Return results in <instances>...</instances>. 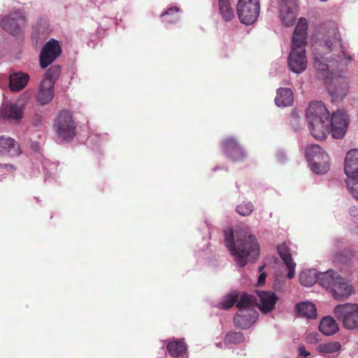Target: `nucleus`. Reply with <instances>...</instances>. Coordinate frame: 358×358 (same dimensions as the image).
Segmentation results:
<instances>
[{
	"label": "nucleus",
	"mask_w": 358,
	"mask_h": 358,
	"mask_svg": "<svg viewBox=\"0 0 358 358\" xmlns=\"http://www.w3.org/2000/svg\"><path fill=\"white\" fill-rule=\"evenodd\" d=\"M166 348L171 358H189L188 345L185 338L167 340Z\"/></svg>",
	"instance_id": "obj_14"
},
{
	"label": "nucleus",
	"mask_w": 358,
	"mask_h": 358,
	"mask_svg": "<svg viewBox=\"0 0 358 358\" xmlns=\"http://www.w3.org/2000/svg\"><path fill=\"white\" fill-rule=\"evenodd\" d=\"M180 8L176 5H171L166 8L160 15L161 22L166 27L175 25L179 22Z\"/></svg>",
	"instance_id": "obj_24"
},
{
	"label": "nucleus",
	"mask_w": 358,
	"mask_h": 358,
	"mask_svg": "<svg viewBox=\"0 0 358 358\" xmlns=\"http://www.w3.org/2000/svg\"><path fill=\"white\" fill-rule=\"evenodd\" d=\"M308 122L310 133L315 139L322 140L327 138L329 134V120L317 119Z\"/></svg>",
	"instance_id": "obj_20"
},
{
	"label": "nucleus",
	"mask_w": 358,
	"mask_h": 358,
	"mask_svg": "<svg viewBox=\"0 0 358 358\" xmlns=\"http://www.w3.org/2000/svg\"><path fill=\"white\" fill-rule=\"evenodd\" d=\"M300 283L305 287H310L316 282H318V275L316 271L307 270L302 271L299 275Z\"/></svg>",
	"instance_id": "obj_32"
},
{
	"label": "nucleus",
	"mask_w": 358,
	"mask_h": 358,
	"mask_svg": "<svg viewBox=\"0 0 358 358\" xmlns=\"http://www.w3.org/2000/svg\"><path fill=\"white\" fill-rule=\"evenodd\" d=\"M313 41V65L317 71H333L338 64L347 65L352 60L344 48L338 28L334 22L317 25Z\"/></svg>",
	"instance_id": "obj_1"
},
{
	"label": "nucleus",
	"mask_w": 358,
	"mask_h": 358,
	"mask_svg": "<svg viewBox=\"0 0 358 358\" xmlns=\"http://www.w3.org/2000/svg\"><path fill=\"white\" fill-rule=\"evenodd\" d=\"M253 210L254 205L250 201L243 202L238 205L236 208V211L241 216H248L253 212Z\"/></svg>",
	"instance_id": "obj_38"
},
{
	"label": "nucleus",
	"mask_w": 358,
	"mask_h": 358,
	"mask_svg": "<svg viewBox=\"0 0 358 358\" xmlns=\"http://www.w3.org/2000/svg\"><path fill=\"white\" fill-rule=\"evenodd\" d=\"M48 164V162H45L43 163V168H44V169L46 170V173H45L46 178H56V176L55 175V173H53L52 172V171H53L55 169V168L56 167V165L55 164H50V168H48L47 167Z\"/></svg>",
	"instance_id": "obj_40"
},
{
	"label": "nucleus",
	"mask_w": 358,
	"mask_h": 358,
	"mask_svg": "<svg viewBox=\"0 0 358 358\" xmlns=\"http://www.w3.org/2000/svg\"><path fill=\"white\" fill-rule=\"evenodd\" d=\"M55 96V86L51 81L41 80L35 100L38 105L45 106L50 103Z\"/></svg>",
	"instance_id": "obj_16"
},
{
	"label": "nucleus",
	"mask_w": 358,
	"mask_h": 358,
	"mask_svg": "<svg viewBox=\"0 0 358 358\" xmlns=\"http://www.w3.org/2000/svg\"><path fill=\"white\" fill-rule=\"evenodd\" d=\"M266 276V275L265 273H262L259 275V278H258V284L259 285H262L265 282Z\"/></svg>",
	"instance_id": "obj_44"
},
{
	"label": "nucleus",
	"mask_w": 358,
	"mask_h": 358,
	"mask_svg": "<svg viewBox=\"0 0 358 358\" xmlns=\"http://www.w3.org/2000/svg\"><path fill=\"white\" fill-rule=\"evenodd\" d=\"M245 338L242 332H230L225 336L227 343L238 344L244 341Z\"/></svg>",
	"instance_id": "obj_39"
},
{
	"label": "nucleus",
	"mask_w": 358,
	"mask_h": 358,
	"mask_svg": "<svg viewBox=\"0 0 358 358\" xmlns=\"http://www.w3.org/2000/svg\"><path fill=\"white\" fill-rule=\"evenodd\" d=\"M295 308L297 314L301 317L315 319L317 316V309L313 303H299L296 305Z\"/></svg>",
	"instance_id": "obj_29"
},
{
	"label": "nucleus",
	"mask_w": 358,
	"mask_h": 358,
	"mask_svg": "<svg viewBox=\"0 0 358 358\" xmlns=\"http://www.w3.org/2000/svg\"><path fill=\"white\" fill-rule=\"evenodd\" d=\"M222 145L225 154L233 161L241 160L245 157L242 147L234 138H227L222 141Z\"/></svg>",
	"instance_id": "obj_18"
},
{
	"label": "nucleus",
	"mask_w": 358,
	"mask_h": 358,
	"mask_svg": "<svg viewBox=\"0 0 358 358\" xmlns=\"http://www.w3.org/2000/svg\"><path fill=\"white\" fill-rule=\"evenodd\" d=\"M107 139L106 134H95L90 136V142H98L100 144L103 143Z\"/></svg>",
	"instance_id": "obj_41"
},
{
	"label": "nucleus",
	"mask_w": 358,
	"mask_h": 358,
	"mask_svg": "<svg viewBox=\"0 0 358 358\" xmlns=\"http://www.w3.org/2000/svg\"><path fill=\"white\" fill-rule=\"evenodd\" d=\"M329 93L332 102L342 100L347 94L348 85L345 79L342 78H333L332 82L329 85Z\"/></svg>",
	"instance_id": "obj_17"
},
{
	"label": "nucleus",
	"mask_w": 358,
	"mask_h": 358,
	"mask_svg": "<svg viewBox=\"0 0 358 358\" xmlns=\"http://www.w3.org/2000/svg\"><path fill=\"white\" fill-rule=\"evenodd\" d=\"M341 345L337 341L322 343L317 347L320 352L331 354L338 352L341 350Z\"/></svg>",
	"instance_id": "obj_35"
},
{
	"label": "nucleus",
	"mask_w": 358,
	"mask_h": 358,
	"mask_svg": "<svg viewBox=\"0 0 358 358\" xmlns=\"http://www.w3.org/2000/svg\"><path fill=\"white\" fill-rule=\"evenodd\" d=\"M258 317V313L255 309H242L238 310L234 317V322L236 327L242 329H249Z\"/></svg>",
	"instance_id": "obj_15"
},
{
	"label": "nucleus",
	"mask_w": 358,
	"mask_h": 358,
	"mask_svg": "<svg viewBox=\"0 0 358 358\" xmlns=\"http://www.w3.org/2000/svg\"><path fill=\"white\" fill-rule=\"evenodd\" d=\"M326 153L320 146L314 144L308 145L305 150L306 156L310 163L313 161V158H317L320 154Z\"/></svg>",
	"instance_id": "obj_34"
},
{
	"label": "nucleus",
	"mask_w": 358,
	"mask_h": 358,
	"mask_svg": "<svg viewBox=\"0 0 358 358\" xmlns=\"http://www.w3.org/2000/svg\"><path fill=\"white\" fill-rule=\"evenodd\" d=\"M61 47L55 39H50L43 48L40 54V65L43 69L48 67L60 55Z\"/></svg>",
	"instance_id": "obj_12"
},
{
	"label": "nucleus",
	"mask_w": 358,
	"mask_h": 358,
	"mask_svg": "<svg viewBox=\"0 0 358 358\" xmlns=\"http://www.w3.org/2000/svg\"><path fill=\"white\" fill-rule=\"evenodd\" d=\"M349 117L345 113L341 110L333 113L331 119L333 138L337 139L343 138L347 131Z\"/></svg>",
	"instance_id": "obj_11"
},
{
	"label": "nucleus",
	"mask_w": 358,
	"mask_h": 358,
	"mask_svg": "<svg viewBox=\"0 0 358 358\" xmlns=\"http://www.w3.org/2000/svg\"><path fill=\"white\" fill-rule=\"evenodd\" d=\"M236 8L241 22L250 25L257 20L260 5L259 0H239Z\"/></svg>",
	"instance_id": "obj_9"
},
{
	"label": "nucleus",
	"mask_w": 358,
	"mask_h": 358,
	"mask_svg": "<svg viewBox=\"0 0 358 358\" xmlns=\"http://www.w3.org/2000/svg\"><path fill=\"white\" fill-rule=\"evenodd\" d=\"M21 154V150L19 143L13 138L7 136H0V157H14ZM15 168L12 164H0V173H12Z\"/></svg>",
	"instance_id": "obj_7"
},
{
	"label": "nucleus",
	"mask_w": 358,
	"mask_h": 358,
	"mask_svg": "<svg viewBox=\"0 0 358 358\" xmlns=\"http://www.w3.org/2000/svg\"><path fill=\"white\" fill-rule=\"evenodd\" d=\"M25 24V18L22 13L16 11L4 16L0 21L1 27L12 35H17Z\"/></svg>",
	"instance_id": "obj_10"
},
{
	"label": "nucleus",
	"mask_w": 358,
	"mask_h": 358,
	"mask_svg": "<svg viewBox=\"0 0 358 358\" xmlns=\"http://www.w3.org/2000/svg\"><path fill=\"white\" fill-rule=\"evenodd\" d=\"M257 304V299L254 296L243 293L240 296H238L236 306L238 308V310L242 309H255Z\"/></svg>",
	"instance_id": "obj_31"
},
{
	"label": "nucleus",
	"mask_w": 358,
	"mask_h": 358,
	"mask_svg": "<svg viewBox=\"0 0 358 358\" xmlns=\"http://www.w3.org/2000/svg\"><path fill=\"white\" fill-rule=\"evenodd\" d=\"M310 164L314 173L324 174L330 169V157L327 153L320 154L317 158H313V161Z\"/></svg>",
	"instance_id": "obj_25"
},
{
	"label": "nucleus",
	"mask_w": 358,
	"mask_h": 358,
	"mask_svg": "<svg viewBox=\"0 0 358 358\" xmlns=\"http://www.w3.org/2000/svg\"><path fill=\"white\" fill-rule=\"evenodd\" d=\"M60 71L59 66H52L46 71L42 80L51 81L55 86V80L59 78Z\"/></svg>",
	"instance_id": "obj_36"
},
{
	"label": "nucleus",
	"mask_w": 358,
	"mask_h": 358,
	"mask_svg": "<svg viewBox=\"0 0 358 358\" xmlns=\"http://www.w3.org/2000/svg\"><path fill=\"white\" fill-rule=\"evenodd\" d=\"M30 147L34 151H38L39 150L40 145L37 142L33 141L31 143Z\"/></svg>",
	"instance_id": "obj_45"
},
{
	"label": "nucleus",
	"mask_w": 358,
	"mask_h": 358,
	"mask_svg": "<svg viewBox=\"0 0 358 358\" xmlns=\"http://www.w3.org/2000/svg\"><path fill=\"white\" fill-rule=\"evenodd\" d=\"M260 301L259 308L264 313L271 312L278 301L277 295L271 291H261L257 293Z\"/></svg>",
	"instance_id": "obj_22"
},
{
	"label": "nucleus",
	"mask_w": 358,
	"mask_h": 358,
	"mask_svg": "<svg viewBox=\"0 0 358 358\" xmlns=\"http://www.w3.org/2000/svg\"><path fill=\"white\" fill-rule=\"evenodd\" d=\"M296 0H281L280 3V17L286 27L292 26L296 19Z\"/></svg>",
	"instance_id": "obj_13"
},
{
	"label": "nucleus",
	"mask_w": 358,
	"mask_h": 358,
	"mask_svg": "<svg viewBox=\"0 0 358 358\" xmlns=\"http://www.w3.org/2000/svg\"><path fill=\"white\" fill-rule=\"evenodd\" d=\"M334 313L337 320L342 322L345 329H358V305L355 303L337 305L334 308Z\"/></svg>",
	"instance_id": "obj_8"
},
{
	"label": "nucleus",
	"mask_w": 358,
	"mask_h": 358,
	"mask_svg": "<svg viewBox=\"0 0 358 358\" xmlns=\"http://www.w3.org/2000/svg\"><path fill=\"white\" fill-rule=\"evenodd\" d=\"M220 13L225 21H231L234 17V11L229 0H218Z\"/></svg>",
	"instance_id": "obj_33"
},
{
	"label": "nucleus",
	"mask_w": 358,
	"mask_h": 358,
	"mask_svg": "<svg viewBox=\"0 0 358 358\" xmlns=\"http://www.w3.org/2000/svg\"><path fill=\"white\" fill-rule=\"evenodd\" d=\"M236 241H234L232 229L224 231V241L237 264L242 267L248 262H255L259 255V245L248 226L241 223L235 229Z\"/></svg>",
	"instance_id": "obj_2"
},
{
	"label": "nucleus",
	"mask_w": 358,
	"mask_h": 358,
	"mask_svg": "<svg viewBox=\"0 0 358 358\" xmlns=\"http://www.w3.org/2000/svg\"><path fill=\"white\" fill-rule=\"evenodd\" d=\"M344 171L348 177L345 180L347 188L358 200V149H352L347 152Z\"/></svg>",
	"instance_id": "obj_4"
},
{
	"label": "nucleus",
	"mask_w": 358,
	"mask_h": 358,
	"mask_svg": "<svg viewBox=\"0 0 358 358\" xmlns=\"http://www.w3.org/2000/svg\"><path fill=\"white\" fill-rule=\"evenodd\" d=\"M238 299V292H234L229 294H227L223 299L221 303V306L223 309H229L233 307L235 304L236 305V302Z\"/></svg>",
	"instance_id": "obj_37"
},
{
	"label": "nucleus",
	"mask_w": 358,
	"mask_h": 358,
	"mask_svg": "<svg viewBox=\"0 0 358 358\" xmlns=\"http://www.w3.org/2000/svg\"><path fill=\"white\" fill-rule=\"evenodd\" d=\"M340 277L336 272L328 271L318 274V283L330 291Z\"/></svg>",
	"instance_id": "obj_27"
},
{
	"label": "nucleus",
	"mask_w": 358,
	"mask_h": 358,
	"mask_svg": "<svg viewBox=\"0 0 358 358\" xmlns=\"http://www.w3.org/2000/svg\"><path fill=\"white\" fill-rule=\"evenodd\" d=\"M31 94L24 92L15 102H4L0 108V117L4 120L19 122L28 103Z\"/></svg>",
	"instance_id": "obj_6"
},
{
	"label": "nucleus",
	"mask_w": 358,
	"mask_h": 358,
	"mask_svg": "<svg viewBox=\"0 0 358 358\" xmlns=\"http://www.w3.org/2000/svg\"><path fill=\"white\" fill-rule=\"evenodd\" d=\"M329 292L334 299L343 301L352 294V287L341 276Z\"/></svg>",
	"instance_id": "obj_21"
},
{
	"label": "nucleus",
	"mask_w": 358,
	"mask_h": 358,
	"mask_svg": "<svg viewBox=\"0 0 358 358\" xmlns=\"http://www.w3.org/2000/svg\"><path fill=\"white\" fill-rule=\"evenodd\" d=\"M294 95L292 91L289 88H280L278 90L275 102L278 106H288L293 103Z\"/></svg>",
	"instance_id": "obj_28"
},
{
	"label": "nucleus",
	"mask_w": 358,
	"mask_h": 358,
	"mask_svg": "<svg viewBox=\"0 0 358 358\" xmlns=\"http://www.w3.org/2000/svg\"><path fill=\"white\" fill-rule=\"evenodd\" d=\"M262 268L263 267H259V271H261Z\"/></svg>",
	"instance_id": "obj_46"
},
{
	"label": "nucleus",
	"mask_w": 358,
	"mask_h": 358,
	"mask_svg": "<svg viewBox=\"0 0 358 358\" xmlns=\"http://www.w3.org/2000/svg\"><path fill=\"white\" fill-rule=\"evenodd\" d=\"M319 329L324 335L331 336L338 331V326L333 317L326 316L322 319Z\"/></svg>",
	"instance_id": "obj_30"
},
{
	"label": "nucleus",
	"mask_w": 358,
	"mask_h": 358,
	"mask_svg": "<svg viewBox=\"0 0 358 358\" xmlns=\"http://www.w3.org/2000/svg\"><path fill=\"white\" fill-rule=\"evenodd\" d=\"M29 76L28 74L22 72L13 73L9 76V86L12 92H17L23 89L27 82Z\"/></svg>",
	"instance_id": "obj_26"
},
{
	"label": "nucleus",
	"mask_w": 358,
	"mask_h": 358,
	"mask_svg": "<svg viewBox=\"0 0 358 358\" xmlns=\"http://www.w3.org/2000/svg\"><path fill=\"white\" fill-rule=\"evenodd\" d=\"M299 354L300 356H302L303 357H307L308 356L310 355V353L306 351L305 347L303 345L299 348Z\"/></svg>",
	"instance_id": "obj_42"
},
{
	"label": "nucleus",
	"mask_w": 358,
	"mask_h": 358,
	"mask_svg": "<svg viewBox=\"0 0 358 358\" xmlns=\"http://www.w3.org/2000/svg\"><path fill=\"white\" fill-rule=\"evenodd\" d=\"M47 28V23L45 21L43 22V26H41V27H38L37 26L36 27V30L38 32V33H43L44 31Z\"/></svg>",
	"instance_id": "obj_43"
},
{
	"label": "nucleus",
	"mask_w": 358,
	"mask_h": 358,
	"mask_svg": "<svg viewBox=\"0 0 358 358\" xmlns=\"http://www.w3.org/2000/svg\"><path fill=\"white\" fill-rule=\"evenodd\" d=\"M278 252L287 269V277L289 279L293 278L295 275L296 264L292 259L289 248L282 243L278 246Z\"/></svg>",
	"instance_id": "obj_23"
},
{
	"label": "nucleus",
	"mask_w": 358,
	"mask_h": 358,
	"mask_svg": "<svg viewBox=\"0 0 358 358\" xmlns=\"http://www.w3.org/2000/svg\"><path fill=\"white\" fill-rule=\"evenodd\" d=\"M307 20L301 17L295 27L288 57V66L291 71L300 73L307 67L305 47L307 45Z\"/></svg>",
	"instance_id": "obj_3"
},
{
	"label": "nucleus",
	"mask_w": 358,
	"mask_h": 358,
	"mask_svg": "<svg viewBox=\"0 0 358 358\" xmlns=\"http://www.w3.org/2000/svg\"><path fill=\"white\" fill-rule=\"evenodd\" d=\"M54 129L57 136L63 141H71L76 134V124L71 112L64 109L57 115Z\"/></svg>",
	"instance_id": "obj_5"
},
{
	"label": "nucleus",
	"mask_w": 358,
	"mask_h": 358,
	"mask_svg": "<svg viewBox=\"0 0 358 358\" xmlns=\"http://www.w3.org/2000/svg\"><path fill=\"white\" fill-rule=\"evenodd\" d=\"M329 111L322 101L311 102L306 109L308 121H313L317 119L329 120Z\"/></svg>",
	"instance_id": "obj_19"
}]
</instances>
